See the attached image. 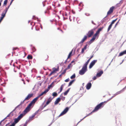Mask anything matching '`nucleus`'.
I'll list each match as a JSON object with an SVG mask.
<instances>
[{"instance_id": "f257e3e1", "label": "nucleus", "mask_w": 126, "mask_h": 126, "mask_svg": "<svg viewBox=\"0 0 126 126\" xmlns=\"http://www.w3.org/2000/svg\"><path fill=\"white\" fill-rule=\"evenodd\" d=\"M38 99V98L37 97L34 98L27 107L23 111L25 114L30 111L32 108L31 107L32 106L33 104L34 105V104Z\"/></svg>"}, {"instance_id": "f03ea898", "label": "nucleus", "mask_w": 126, "mask_h": 126, "mask_svg": "<svg viewBox=\"0 0 126 126\" xmlns=\"http://www.w3.org/2000/svg\"><path fill=\"white\" fill-rule=\"evenodd\" d=\"M105 102H103L100 103V104L97 105L95 108L90 113L88 114L86 116L87 117L91 115L93 112L97 111L101 107H103V105L104 104V103Z\"/></svg>"}, {"instance_id": "7ed1b4c3", "label": "nucleus", "mask_w": 126, "mask_h": 126, "mask_svg": "<svg viewBox=\"0 0 126 126\" xmlns=\"http://www.w3.org/2000/svg\"><path fill=\"white\" fill-rule=\"evenodd\" d=\"M87 65L85 63L83 65V67L81 70L79 71V74L81 75H83L87 70Z\"/></svg>"}, {"instance_id": "20e7f679", "label": "nucleus", "mask_w": 126, "mask_h": 126, "mask_svg": "<svg viewBox=\"0 0 126 126\" xmlns=\"http://www.w3.org/2000/svg\"><path fill=\"white\" fill-rule=\"evenodd\" d=\"M24 115L22 113L17 118L14 119V121L12 123H14L15 126L16 124L18 123L19 121L23 117Z\"/></svg>"}, {"instance_id": "39448f33", "label": "nucleus", "mask_w": 126, "mask_h": 126, "mask_svg": "<svg viewBox=\"0 0 126 126\" xmlns=\"http://www.w3.org/2000/svg\"><path fill=\"white\" fill-rule=\"evenodd\" d=\"M47 89H46L45 90L41 93L38 95L37 97L38 98L41 96H42L43 95L46 94L50 90L51 87H47Z\"/></svg>"}, {"instance_id": "423d86ee", "label": "nucleus", "mask_w": 126, "mask_h": 126, "mask_svg": "<svg viewBox=\"0 0 126 126\" xmlns=\"http://www.w3.org/2000/svg\"><path fill=\"white\" fill-rule=\"evenodd\" d=\"M70 107H66L63 110L59 116V117L62 116L65 114L68 111Z\"/></svg>"}, {"instance_id": "0eeeda50", "label": "nucleus", "mask_w": 126, "mask_h": 126, "mask_svg": "<svg viewBox=\"0 0 126 126\" xmlns=\"http://www.w3.org/2000/svg\"><path fill=\"white\" fill-rule=\"evenodd\" d=\"M115 9V7L112 6L111 7L109 11H108L107 13V16H107L108 15H110L113 12V10Z\"/></svg>"}, {"instance_id": "6e6552de", "label": "nucleus", "mask_w": 126, "mask_h": 126, "mask_svg": "<svg viewBox=\"0 0 126 126\" xmlns=\"http://www.w3.org/2000/svg\"><path fill=\"white\" fill-rule=\"evenodd\" d=\"M59 68L58 67L57 68H56L55 67L52 68L53 71L51 72L49 74V76H51L52 74H54L56 73L57 71H59Z\"/></svg>"}, {"instance_id": "1a4fd4ad", "label": "nucleus", "mask_w": 126, "mask_h": 126, "mask_svg": "<svg viewBox=\"0 0 126 126\" xmlns=\"http://www.w3.org/2000/svg\"><path fill=\"white\" fill-rule=\"evenodd\" d=\"M94 32V30L92 29L88 32V33L87 34V35L88 37H91L93 34Z\"/></svg>"}, {"instance_id": "9d476101", "label": "nucleus", "mask_w": 126, "mask_h": 126, "mask_svg": "<svg viewBox=\"0 0 126 126\" xmlns=\"http://www.w3.org/2000/svg\"><path fill=\"white\" fill-rule=\"evenodd\" d=\"M126 89V87H124L123 89L121 90L120 91L117 92L116 94H114L113 96L114 97L116 95L121 93L124 91Z\"/></svg>"}, {"instance_id": "9b49d317", "label": "nucleus", "mask_w": 126, "mask_h": 126, "mask_svg": "<svg viewBox=\"0 0 126 126\" xmlns=\"http://www.w3.org/2000/svg\"><path fill=\"white\" fill-rule=\"evenodd\" d=\"M97 60H94L92 61L90 64L89 68L90 69L94 65L95 63L97 62Z\"/></svg>"}, {"instance_id": "f8f14e48", "label": "nucleus", "mask_w": 126, "mask_h": 126, "mask_svg": "<svg viewBox=\"0 0 126 126\" xmlns=\"http://www.w3.org/2000/svg\"><path fill=\"white\" fill-rule=\"evenodd\" d=\"M33 95V94H29L25 99V100H29L32 97Z\"/></svg>"}, {"instance_id": "ddd939ff", "label": "nucleus", "mask_w": 126, "mask_h": 126, "mask_svg": "<svg viewBox=\"0 0 126 126\" xmlns=\"http://www.w3.org/2000/svg\"><path fill=\"white\" fill-rule=\"evenodd\" d=\"M61 100V98L60 97H59L57 98L54 102V104L55 105H56L58 104L59 102Z\"/></svg>"}, {"instance_id": "4468645a", "label": "nucleus", "mask_w": 126, "mask_h": 126, "mask_svg": "<svg viewBox=\"0 0 126 126\" xmlns=\"http://www.w3.org/2000/svg\"><path fill=\"white\" fill-rule=\"evenodd\" d=\"M88 36L87 35H85L84 37L82 39L81 41L80 42V43H83L84 41L86 40Z\"/></svg>"}, {"instance_id": "2eb2a0df", "label": "nucleus", "mask_w": 126, "mask_h": 126, "mask_svg": "<svg viewBox=\"0 0 126 126\" xmlns=\"http://www.w3.org/2000/svg\"><path fill=\"white\" fill-rule=\"evenodd\" d=\"M53 97L52 98L51 96L48 99V100L46 102V105H48L51 101L53 99Z\"/></svg>"}, {"instance_id": "dca6fc26", "label": "nucleus", "mask_w": 126, "mask_h": 126, "mask_svg": "<svg viewBox=\"0 0 126 126\" xmlns=\"http://www.w3.org/2000/svg\"><path fill=\"white\" fill-rule=\"evenodd\" d=\"M35 116L32 114V116H30L29 117L28 120L30 122H31L34 119Z\"/></svg>"}, {"instance_id": "f3484780", "label": "nucleus", "mask_w": 126, "mask_h": 126, "mask_svg": "<svg viewBox=\"0 0 126 126\" xmlns=\"http://www.w3.org/2000/svg\"><path fill=\"white\" fill-rule=\"evenodd\" d=\"M103 73V72L102 71H101L97 73L96 76L97 77H100Z\"/></svg>"}, {"instance_id": "a211bd4d", "label": "nucleus", "mask_w": 126, "mask_h": 126, "mask_svg": "<svg viewBox=\"0 0 126 126\" xmlns=\"http://www.w3.org/2000/svg\"><path fill=\"white\" fill-rule=\"evenodd\" d=\"M19 106H17L10 113V114L11 117H12L13 115L14 114L13 113V112L16 110V109L17 108V107H18Z\"/></svg>"}, {"instance_id": "6ab92c4d", "label": "nucleus", "mask_w": 126, "mask_h": 126, "mask_svg": "<svg viewBox=\"0 0 126 126\" xmlns=\"http://www.w3.org/2000/svg\"><path fill=\"white\" fill-rule=\"evenodd\" d=\"M87 45L86 44L84 47L83 48H82V49L81 51V53H83L84 52V50H86L87 49Z\"/></svg>"}, {"instance_id": "aec40b11", "label": "nucleus", "mask_w": 126, "mask_h": 126, "mask_svg": "<svg viewBox=\"0 0 126 126\" xmlns=\"http://www.w3.org/2000/svg\"><path fill=\"white\" fill-rule=\"evenodd\" d=\"M95 39V38L93 37L92 39L89 41L88 44L90 45V44L94 41Z\"/></svg>"}, {"instance_id": "412c9836", "label": "nucleus", "mask_w": 126, "mask_h": 126, "mask_svg": "<svg viewBox=\"0 0 126 126\" xmlns=\"http://www.w3.org/2000/svg\"><path fill=\"white\" fill-rule=\"evenodd\" d=\"M126 54V53L125 51V50L124 51H123V52L120 53L119 55H118V56L120 57V56H122L123 55H124V54Z\"/></svg>"}, {"instance_id": "4be33fe9", "label": "nucleus", "mask_w": 126, "mask_h": 126, "mask_svg": "<svg viewBox=\"0 0 126 126\" xmlns=\"http://www.w3.org/2000/svg\"><path fill=\"white\" fill-rule=\"evenodd\" d=\"M104 28L103 27H102L101 28H99L96 32L99 34L100 32Z\"/></svg>"}, {"instance_id": "5701e85b", "label": "nucleus", "mask_w": 126, "mask_h": 126, "mask_svg": "<svg viewBox=\"0 0 126 126\" xmlns=\"http://www.w3.org/2000/svg\"><path fill=\"white\" fill-rule=\"evenodd\" d=\"M70 88H69L68 89H67L66 91L64 93V95H67L68 93L69 92L70 90Z\"/></svg>"}, {"instance_id": "b1692460", "label": "nucleus", "mask_w": 126, "mask_h": 126, "mask_svg": "<svg viewBox=\"0 0 126 126\" xmlns=\"http://www.w3.org/2000/svg\"><path fill=\"white\" fill-rule=\"evenodd\" d=\"M48 55H45L43 58L44 59L45 61H47L48 60Z\"/></svg>"}, {"instance_id": "393cba45", "label": "nucleus", "mask_w": 126, "mask_h": 126, "mask_svg": "<svg viewBox=\"0 0 126 126\" xmlns=\"http://www.w3.org/2000/svg\"><path fill=\"white\" fill-rule=\"evenodd\" d=\"M27 58L28 59L31 60L32 59V56L31 55H29L27 56Z\"/></svg>"}, {"instance_id": "a878e982", "label": "nucleus", "mask_w": 126, "mask_h": 126, "mask_svg": "<svg viewBox=\"0 0 126 126\" xmlns=\"http://www.w3.org/2000/svg\"><path fill=\"white\" fill-rule=\"evenodd\" d=\"M72 65L71 64V63H70L69 65H68L67 66V68H66V70H68L69 69H70L71 67H72Z\"/></svg>"}, {"instance_id": "bb28decb", "label": "nucleus", "mask_w": 126, "mask_h": 126, "mask_svg": "<svg viewBox=\"0 0 126 126\" xmlns=\"http://www.w3.org/2000/svg\"><path fill=\"white\" fill-rule=\"evenodd\" d=\"M42 83L41 82H37L35 85V86H41Z\"/></svg>"}, {"instance_id": "cd10ccee", "label": "nucleus", "mask_w": 126, "mask_h": 126, "mask_svg": "<svg viewBox=\"0 0 126 126\" xmlns=\"http://www.w3.org/2000/svg\"><path fill=\"white\" fill-rule=\"evenodd\" d=\"M93 55L90 58H89V59L85 63L87 64V65H88L89 63V62L90 61V60L93 57Z\"/></svg>"}, {"instance_id": "c85d7f7f", "label": "nucleus", "mask_w": 126, "mask_h": 126, "mask_svg": "<svg viewBox=\"0 0 126 126\" xmlns=\"http://www.w3.org/2000/svg\"><path fill=\"white\" fill-rule=\"evenodd\" d=\"M47 105H46V104L44 105V106H43V105H41L39 109H41L40 111H41L42 109H43Z\"/></svg>"}, {"instance_id": "c756f323", "label": "nucleus", "mask_w": 126, "mask_h": 126, "mask_svg": "<svg viewBox=\"0 0 126 126\" xmlns=\"http://www.w3.org/2000/svg\"><path fill=\"white\" fill-rule=\"evenodd\" d=\"M57 95L58 94L56 92H53L52 94V96H53V97L57 96Z\"/></svg>"}, {"instance_id": "7c9ffc66", "label": "nucleus", "mask_w": 126, "mask_h": 126, "mask_svg": "<svg viewBox=\"0 0 126 126\" xmlns=\"http://www.w3.org/2000/svg\"><path fill=\"white\" fill-rule=\"evenodd\" d=\"M6 14L4 13V11H3L2 13L1 17L3 19L5 16Z\"/></svg>"}, {"instance_id": "2f4dec72", "label": "nucleus", "mask_w": 126, "mask_h": 126, "mask_svg": "<svg viewBox=\"0 0 126 126\" xmlns=\"http://www.w3.org/2000/svg\"><path fill=\"white\" fill-rule=\"evenodd\" d=\"M72 51L73 50H72L69 54L67 58V59L69 58L71 56L72 53Z\"/></svg>"}, {"instance_id": "473e14b6", "label": "nucleus", "mask_w": 126, "mask_h": 126, "mask_svg": "<svg viewBox=\"0 0 126 126\" xmlns=\"http://www.w3.org/2000/svg\"><path fill=\"white\" fill-rule=\"evenodd\" d=\"M40 109H39L37 110L33 114L35 116L37 114L38 112L39 111H40Z\"/></svg>"}, {"instance_id": "72a5a7b5", "label": "nucleus", "mask_w": 126, "mask_h": 126, "mask_svg": "<svg viewBox=\"0 0 126 126\" xmlns=\"http://www.w3.org/2000/svg\"><path fill=\"white\" fill-rule=\"evenodd\" d=\"M75 80H71L69 83L68 86H70L73 83V82Z\"/></svg>"}, {"instance_id": "f704fd0d", "label": "nucleus", "mask_w": 126, "mask_h": 126, "mask_svg": "<svg viewBox=\"0 0 126 126\" xmlns=\"http://www.w3.org/2000/svg\"><path fill=\"white\" fill-rule=\"evenodd\" d=\"M112 25L111 24H110L108 28V32L111 28Z\"/></svg>"}, {"instance_id": "c9c22d12", "label": "nucleus", "mask_w": 126, "mask_h": 126, "mask_svg": "<svg viewBox=\"0 0 126 126\" xmlns=\"http://www.w3.org/2000/svg\"><path fill=\"white\" fill-rule=\"evenodd\" d=\"M76 77L75 74H74L70 78L71 79H73L75 78Z\"/></svg>"}, {"instance_id": "e433bc0d", "label": "nucleus", "mask_w": 126, "mask_h": 126, "mask_svg": "<svg viewBox=\"0 0 126 126\" xmlns=\"http://www.w3.org/2000/svg\"><path fill=\"white\" fill-rule=\"evenodd\" d=\"M30 122V121L29 120H28V119L27 120L25 124L24 125V126L26 125V126H27V124H28V123H29Z\"/></svg>"}, {"instance_id": "4c0bfd02", "label": "nucleus", "mask_w": 126, "mask_h": 126, "mask_svg": "<svg viewBox=\"0 0 126 126\" xmlns=\"http://www.w3.org/2000/svg\"><path fill=\"white\" fill-rule=\"evenodd\" d=\"M92 85L91 83V82H89L86 85V87H91Z\"/></svg>"}, {"instance_id": "58836bf2", "label": "nucleus", "mask_w": 126, "mask_h": 126, "mask_svg": "<svg viewBox=\"0 0 126 126\" xmlns=\"http://www.w3.org/2000/svg\"><path fill=\"white\" fill-rule=\"evenodd\" d=\"M10 5H9V6H8V8H5V10L4 11V13H6L8 8H9L10 7Z\"/></svg>"}, {"instance_id": "ea45409f", "label": "nucleus", "mask_w": 126, "mask_h": 126, "mask_svg": "<svg viewBox=\"0 0 126 126\" xmlns=\"http://www.w3.org/2000/svg\"><path fill=\"white\" fill-rule=\"evenodd\" d=\"M10 5H9V6H8V8H5V10L4 11V13H6L8 8H9L10 7Z\"/></svg>"}, {"instance_id": "a19ab883", "label": "nucleus", "mask_w": 126, "mask_h": 126, "mask_svg": "<svg viewBox=\"0 0 126 126\" xmlns=\"http://www.w3.org/2000/svg\"><path fill=\"white\" fill-rule=\"evenodd\" d=\"M36 89L34 91H33V92H35L36 91H37L38 90V88L37 87H33V88H32V90H34V89Z\"/></svg>"}, {"instance_id": "79ce46f5", "label": "nucleus", "mask_w": 126, "mask_h": 126, "mask_svg": "<svg viewBox=\"0 0 126 126\" xmlns=\"http://www.w3.org/2000/svg\"><path fill=\"white\" fill-rule=\"evenodd\" d=\"M98 33L97 32H96V33H95V34L93 36V37L94 38H95V39L96 37L98 35Z\"/></svg>"}, {"instance_id": "37998d69", "label": "nucleus", "mask_w": 126, "mask_h": 126, "mask_svg": "<svg viewBox=\"0 0 126 126\" xmlns=\"http://www.w3.org/2000/svg\"><path fill=\"white\" fill-rule=\"evenodd\" d=\"M117 19H116L115 20H113L111 22V23L110 24H111V25H112L116 21V20H117Z\"/></svg>"}, {"instance_id": "c03bdc74", "label": "nucleus", "mask_w": 126, "mask_h": 126, "mask_svg": "<svg viewBox=\"0 0 126 126\" xmlns=\"http://www.w3.org/2000/svg\"><path fill=\"white\" fill-rule=\"evenodd\" d=\"M32 50L33 52H35L36 51V49L34 47H32Z\"/></svg>"}, {"instance_id": "a18cd8bd", "label": "nucleus", "mask_w": 126, "mask_h": 126, "mask_svg": "<svg viewBox=\"0 0 126 126\" xmlns=\"http://www.w3.org/2000/svg\"><path fill=\"white\" fill-rule=\"evenodd\" d=\"M8 0H5L4 1L3 5H6L7 3Z\"/></svg>"}, {"instance_id": "49530a36", "label": "nucleus", "mask_w": 126, "mask_h": 126, "mask_svg": "<svg viewBox=\"0 0 126 126\" xmlns=\"http://www.w3.org/2000/svg\"><path fill=\"white\" fill-rule=\"evenodd\" d=\"M54 82H52L51 84L48 87H52V86H54Z\"/></svg>"}, {"instance_id": "de8ad7c7", "label": "nucleus", "mask_w": 126, "mask_h": 126, "mask_svg": "<svg viewBox=\"0 0 126 126\" xmlns=\"http://www.w3.org/2000/svg\"><path fill=\"white\" fill-rule=\"evenodd\" d=\"M66 70H66V69H65L63 71V72L62 73V74H64L66 72Z\"/></svg>"}, {"instance_id": "09e8293b", "label": "nucleus", "mask_w": 126, "mask_h": 126, "mask_svg": "<svg viewBox=\"0 0 126 126\" xmlns=\"http://www.w3.org/2000/svg\"><path fill=\"white\" fill-rule=\"evenodd\" d=\"M61 98V99H62V100L63 101L64 100H65V97H63V96H62V97H61V98Z\"/></svg>"}, {"instance_id": "8fccbe9b", "label": "nucleus", "mask_w": 126, "mask_h": 126, "mask_svg": "<svg viewBox=\"0 0 126 126\" xmlns=\"http://www.w3.org/2000/svg\"><path fill=\"white\" fill-rule=\"evenodd\" d=\"M21 104H20L18 106H19L18 107H17V108H18L19 109H21V108L22 107L21 106Z\"/></svg>"}, {"instance_id": "3c124183", "label": "nucleus", "mask_w": 126, "mask_h": 126, "mask_svg": "<svg viewBox=\"0 0 126 126\" xmlns=\"http://www.w3.org/2000/svg\"><path fill=\"white\" fill-rule=\"evenodd\" d=\"M85 87H81L80 88V90L81 91L82 90H83L84 89V88Z\"/></svg>"}, {"instance_id": "603ef678", "label": "nucleus", "mask_w": 126, "mask_h": 126, "mask_svg": "<svg viewBox=\"0 0 126 126\" xmlns=\"http://www.w3.org/2000/svg\"><path fill=\"white\" fill-rule=\"evenodd\" d=\"M63 89V87H60V92H61L62 91Z\"/></svg>"}, {"instance_id": "864d4df0", "label": "nucleus", "mask_w": 126, "mask_h": 126, "mask_svg": "<svg viewBox=\"0 0 126 126\" xmlns=\"http://www.w3.org/2000/svg\"><path fill=\"white\" fill-rule=\"evenodd\" d=\"M69 78L65 80V81L66 82H68L69 81Z\"/></svg>"}, {"instance_id": "5fc2aeb1", "label": "nucleus", "mask_w": 126, "mask_h": 126, "mask_svg": "<svg viewBox=\"0 0 126 126\" xmlns=\"http://www.w3.org/2000/svg\"><path fill=\"white\" fill-rule=\"evenodd\" d=\"M112 99L111 98H110L109 100H108L107 101H105L104 102H104V103H106L108 101L110 100L111 99Z\"/></svg>"}, {"instance_id": "6e6d98bb", "label": "nucleus", "mask_w": 126, "mask_h": 126, "mask_svg": "<svg viewBox=\"0 0 126 126\" xmlns=\"http://www.w3.org/2000/svg\"><path fill=\"white\" fill-rule=\"evenodd\" d=\"M96 79V77L95 76H94L93 78V79L94 80H95Z\"/></svg>"}, {"instance_id": "4d7b16f0", "label": "nucleus", "mask_w": 126, "mask_h": 126, "mask_svg": "<svg viewBox=\"0 0 126 126\" xmlns=\"http://www.w3.org/2000/svg\"><path fill=\"white\" fill-rule=\"evenodd\" d=\"M14 123H12L11 125H10L9 126H15Z\"/></svg>"}, {"instance_id": "13d9d810", "label": "nucleus", "mask_w": 126, "mask_h": 126, "mask_svg": "<svg viewBox=\"0 0 126 126\" xmlns=\"http://www.w3.org/2000/svg\"><path fill=\"white\" fill-rule=\"evenodd\" d=\"M36 17L35 16H33V19H36Z\"/></svg>"}, {"instance_id": "bf43d9fd", "label": "nucleus", "mask_w": 126, "mask_h": 126, "mask_svg": "<svg viewBox=\"0 0 126 126\" xmlns=\"http://www.w3.org/2000/svg\"><path fill=\"white\" fill-rule=\"evenodd\" d=\"M17 47H14L13 48V50H16V49H17Z\"/></svg>"}, {"instance_id": "052dcab7", "label": "nucleus", "mask_w": 126, "mask_h": 126, "mask_svg": "<svg viewBox=\"0 0 126 126\" xmlns=\"http://www.w3.org/2000/svg\"><path fill=\"white\" fill-rule=\"evenodd\" d=\"M25 99L23 101H22V102H21V103L20 104H21H21H23L24 103V101H25Z\"/></svg>"}, {"instance_id": "680f3d73", "label": "nucleus", "mask_w": 126, "mask_h": 126, "mask_svg": "<svg viewBox=\"0 0 126 126\" xmlns=\"http://www.w3.org/2000/svg\"><path fill=\"white\" fill-rule=\"evenodd\" d=\"M87 89L88 90L90 89L91 87H86Z\"/></svg>"}, {"instance_id": "e2e57ef3", "label": "nucleus", "mask_w": 126, "mask_h": 126, "mask_svg": "<svg viewBox=\"0 0 126 126\" xmlns=\"http://www.w3.org/2000/svg\"><path fill=\"white\" fill-rule=\"evenodd\" d=\"M11 116V115L9 113V114L7 116V117H10Z\"/></svg>"}, {"instance_id": "0e129e2a", "label": "nucleus", "mask_w": 126, "mask_h": 126, "mask_svg": "<svg viewBox=\"0 0 126 126\" xmlns=\"http://www.w3.org/2000/svg\"><path fill=\"white\" fill-rule=\"evenodd\" d=\"M16 67L18 69H20V65L19 66H17Z\"/></svg>"}, {"instance_id": "69168bd1", "label": "nucleus", "mask_w": 126, "mask_h": 126, "mask_svg": "<svg viewBox=\"0 0 126 126\" xmlns=\"http://www.w3.org/2000/svg\"><path fill=\"white\" fill-rule=\"evenodd\" d=\"M92 23L94 25H96V24L94 23L93 21H92Z\"/></svg>"}, {"instance_id": "338daca9", "label": "nucleus", "mask_w": 126, "mask_h": 126, "mask_svg": "<svg viewBox=\"0 0 126 126\" xmlns=\"http://www.w3.org/2000/svg\"><path fill=\"white\" fill-rule=\"evenodd\" d=\"M3 19V18H1H1H0V22H1V21Z\"/></svg>"}, {"instance_id": "774afa93", "label": "nucleus", "mask_w": 126, "mask_h": 126, "mask_svg": "<svg viewBox=\"0 0 126 126\" xmlns=\"http://www.w3.org/2000/svg\"><path fill=\"white\" fill-rule=\"evenodd\" d=\"M5 98V97H4L3 98V99L2 100V101L4 103L5 102L4 101V99Z\"/></svg>"}]
</instances>
